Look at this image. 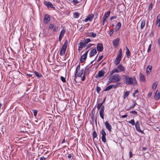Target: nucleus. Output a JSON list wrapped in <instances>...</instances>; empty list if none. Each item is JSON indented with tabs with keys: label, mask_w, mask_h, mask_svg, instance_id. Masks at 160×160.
<instances>
[{
	"label": "nucleus",
	"mask_w": 160,
	"mask_h": 160,
	"mask_svg": "<svg viewBox=\"0 0 160 160\" xmlns=\"http://www.w3.org/2000/svg\"><path fill=\"white\" fill-rule=\"evenodd\" d=\"M50 20L49 16L48 14H46L44 19V22L45 23H48Z\"/></svg>",
	"instance_id": "412c9836"
},
{
	"label": "nucleus",
	"mask_w": 160,
	"mask_h": 160,
	"mask_svg": "<svg viewBox=\"0 0 160 160\" xmlns=\"http://www.w3.org/2000/svg\"><path fill=\"white\" fill-rule=\"evenodd\" d=\"M105 73V72L103 70L100 71L98 72V74L96 75L95 78H101L104 76Z\"/></svg>",
	"instance_id": "9d476101"
},
{
	"label": "nucleus",
	"mask_w": 160,
	"mask_h": 160,
	"mask_svg": "<svg viewBox=\"0 0 160 160\" xmlns=\"http://www.w3.org/2000/svg\"><path fill=\"white\" fill-rule=\"evenodd\" d=\"M145 20H143L142 21L140 26V28L141 29H142L144 27L145 25Z\"/></svg>",
	"instance_id": "bb28decb"
},
{
	"label": "nucleus",
	"mask_w": 160,
	"mask_h": 160,
	"mask_svg": "<svg viewBox=\"0 0 160 160\" xmlns=\"http://www.w3.org/2000/svg\"><path fill=\"white\" fill-rule=\"evenodd\" d=\"M102 24L103 25H104V23L105 22V21H106V18H105L103 17L102 18Z\"/></svg>",
	"instance_id": "6e6d98bb"
},
{
	"label": "nucleus",
	"mask_w": 160,
	"mask_h": 160,
	"mask_svg": "<svg viewBox=\"0 0 160 160\" xmlns=\"http://www.w3.org/2000/svg\"><path fill=\"white\" fill-rule=\"evenodd\" d=\"M114 86V84H112L108 86L104 90V91H108V90H110L112 88H113V87Z\"/></svg>",
	"instance_id": "c756f323"
},
{
	"label": "nucleus",
	"mask_w": 160,
	"mask_h": 160,
	"mask_svg": "<svg viewBox=\"0 0 160 160\" xmlns=\"http://www.w3.org/2000/svg\"><path fill=\"white\" fill-rule=\"evenodd\" d=\"M103 56L102 55H101L98 58V59L97 60V62H99L102 58Z\"/></svg>",
	"instance_id": "09e8293b"
},
{
	"label": "nucleus",
	"mask_w": 160,
	"mask_h": 160,
	"mask_svg": "<svg viewBox=\"0 0 160 160\" xmlns=\"http://www.w3.org/2000/svg\"><path fill=\"white\" fill-rule=\"evenodd\" d=\"M118 71L120 72H125V68L121 64H119L118 67H117Z\"/></svg>",
	"instance_id": "ddd939ff"
},
{
	"label": "nucleus",
	"mask_w": 160,
	"mask_h": 160,
	"mask_svg": "<svg viewBox=\"0 0 160 160\" xmlns=\"http://www.w3.org/2000/svg\"><path fill=\"white\" fill-rule=\"evenodd\" d=\"M92 66V65L89 64L85 68L84 73V75L81 78V80L82 81H84L85 80V79L86 78L85 75L87 74V71L90 68H91Z\"/></svg>",
	"instance_id": "20e7f679"
},
{
	"label": "nucleus",
	"mask_w": 160,
	"mask_h": 160,
	"mask_svg": "<svg viewBox=\"0 0 160 160\" xmlns=\"http://www.w3.org/2000/svg\"><path fill=\"white\" fill-rule=\"evenodd\" d=\"M58 29V27L57 26H55L53 29V31L54 32H56Z\"/></svg>",
	"instance_id": "4d7b16f0"
},
{
	"label": "nucleus",
	"mask_w": 160,
	"mask_h": 160,
	"mask_svg": "<svg viewBox=\"0 0 160 160\" xmlns=\"http://www.w3.org/2000/svg\"><path fill=\"white\" fill-rule=\"evenodd\" d=\"M97 50L99 52H101L103 50V45L101 43H99L98 44L97 46Z\"/></svg>",
	"instance_id": "dca6fc26"
},
{
	"label": "nucleus",
	"mask_w": 160,
	"mask_h": 160,
	"mask_svg": "<svg viewBox=\"0 0 160 160\" xmlns=\"http://www.w3.org/2000/svg\"><path fill=\"white\" fill-rule=\"evenodd\" d=\"M119 72L118 68H115L111 72L110 74L111 75L115 73H119Z\"/></svg>",
	"instance_id": "c85d7f7f"
},
{
	"label": "nucleus",
	"mask_w": 160,
	"mask_h": 160,
	"mask_svg": "<svg viewBox=\"0 0 160 160\" xmlns=\"http://www.w3.org/2000/svg\"><path fill=\"white\" fill-rule=\"evenodd\" d=\"M124 81L126 84L134 85L137 84V81L136 78L134 77H130L129 76L124 75Z\"/></svg>",
	"instance_id": "f257e3e1"
},
{
	"label": "nucleus",
	"mask_w": 160,
	"mask_h": 160,
	"mask_svg": "<svg viewBox=\"0 0 160 160\" xmlns=\"http://www.w3.org/2000/svg\"><path fill=\"white\" fill-rule=\"evenodd\" d=\"M110 13V11H109L108 12H106L105 13L104 16L103 17L107 19V18H108L109 17Z\"/></svg>",
	"instance_id": "7c9ffc66"
},
{
	"label": "nucleus",
	"mask_w": 160,
	"mask_h": 160,
	"mask_svg": "<svg viewBox=\"0 0 160 160\" xmlns=\"http://www.w3.org/2000/svg\"><path fill=\"white\" fill-rule=\"evenodd\" d=\"M135 127L137 131L142 133H143V132L142 130L140 128V124L139 122L137 121L135 124Z\"/></svg>",
	"instance_id": "f8f14e48"
},
{
	"label": "nucleus",
	"mask_w": 160,
	"mask_h": 160,
	"mask_svg": "<svg viewBox=\"0 0 160 160\" xmlns=\"http://www.w3.org/2000/svg\"><path fill=\"white\" fill-rule=\"evenodd\" d=\"M91 41V40L89 38H87L85 40V41L84 42L86 44V45L88 43Z\"/></svg>",
	"instance_id": "58836bf2"
},
{
	"label": "nucleus",
	"mask_w": 160,
	"mask_h": 160,
	"mask_svg": "<svg viewBox=\"0 0 160 160\" xmlns=\"http://www.w3.org/2000/svg\"><path fill=\"white\" fill-rule=\"evenodd\" d=\"M130 113H132L133 114H134V115H136L137 113V112L136 111H131L130 112Z\"/></svg>",
	"instance_id": "864d4df0"
},
{
	"label": "nucleus",
	"mask_w": 160,
	"mask_h": 160,
	"mask_svg": "<svg viewBox=\"0 0 160 160\" xmlns=\"http://www.w3.org/2000/svg\"><path fill=\"white\" fill-rule=\"evenodd\" d=\"M113 32H114L113 30H111L109 32V35L110 36H111L113 34Z\"/></svg>",
	"instance_id": "5fc2aeb1"
},
{
	"label": "nucleus",
	"mask_w": 160,
	"mask_h": 160,
	"mask_svg": "<svg viewBox=\"0 0 160 160\" xmlns=\"http://www.w3.org/2000/svg\"><path fill=\"white\" fill-rule=\"evenodd\" d=\"M97 136V134L95 131H94L92 133L93 139L94 140V139Z\"/></svg>",
	"instance_id": "e433bc0d"
},
{
	"label": "nucleus",
	"mask_w": 160,
	"mask_h": 160,
	"mask_svg": "<svg viewBox=\"0 0 160 160\" xmlns=\"http://www.w3.org/2000/svg\"><path fill=\"white\" fill-rule=\"evenodd\" d=\"M140 80L141 82H145L146 81L145 76L141 73H139Z\"/></svg>",
	"instance_id": "4be33fe9"
},
{
	"label": "nucleus",
	"mask_w": 160,
	"mask_h": 160,
	"mask_svg": "<svg viewBox=\"0 0 160 160\" xmlns=\"http://www.w3.org/2000/svg\"><path fill=\"white\" fill-rule=\"evenodd\" d=\"M126 54H127V56L129 58L130 56V53L128 48L127 47H126Z\"/></svg>",
	"instance_id": "72a5a7b5"
},
{
	"label": "nucleus",
	"mask_w": 160,
	"mask_h": 160,
	"mask_svg": "<svg viewBox=\"0 0 160 160\" xmlns=\"http://www.w3.org/2000/svg\"><path fill=\"white\" fill-rule=\"evenodd\" d=\"M54 27V25L52 24H51L49 26V28L51 29H52Z\"/></svg>",
	"instance_id": "13d9d810"
},
{
	"label": "nucleus",
	"mask_w": 160,
	"mask_h": 160,
	"mask_svg": "<svg viewBox=\"0 0 160 160\" xmlns=\"http://www.w3.org/2000/svg\"><path fill=\"white\" fill-rule=\"evenodd\" d=\"M27 75L29 77H31L32 76V74H28Z\"/></svg>",
	"instance_id": "0e129e2a"
},
{
	"label": "nucleus",
	"mask_w": 160,
	"mask_h": 160,
	"mask_svg": "<svg viewBox=\"0 0 160 160\" xmlns=\"http://www.w3.org/2000/svg\"><path fill=\"white\" fill-rule=\"evenodd\" d=\"M110 80L111 82L113 83H117L121 80V78L119 74H115L112 76L110 78Z\"/></svg>",
	"instance_id": "f03ea898"
},
{
	"label": "nucleus",
	"mask_w": 160,
	"mask_h": 160,
	"mask_svg": "<svg viewBox=\"0 0 160 160\" xmlns=\"http://www.w3.org/2000/svg\"><path fill=\"white\" fill-rule=\"evenodd\" d=\"M80 64H79L78 66H77L75 71V73H77L78 71L80 69Z\"/></svg>",
	"instance_id": "ea45409f"
},
{
	"label": "nucleus",
	"mask_w": 160,
	"mask_h": 160,
	"mask_svg": "<svg viewBox=\"0 0 160 160\" xmlns=\"http://www.w3.org/2000/svg\"><path fill=\"white\" fill-rule=\"evenodd\" d=\"M37 112H38L37 110H34V111H33V113H34V115L35 116H36L37 115Z\"/></svg>",
	"instance_id": "bf43d9fd"
},
{
	"label": "nucleus",
	"mask_w": 160,
	"mask_h": 160,
	"mask_svg": "<svg viewBox=\"0 0 160 160\" xmlns=\"http://www.w3.org/2000/svg\"><path fill=\"white\" fill-rule=\"evenodd\" d=\"M102 105L103 104H102V103H99L98 104L97 106V108L98 110H99L102 107Z\"/></svg>",
	"instance_id": "4c0bfd02"
},
{
	"label": "nucleus",
	"mask_w": 160,
	"mask_h": 160,
	"mask_svg": "<svg viewBox=\"0 0 160 160\" xmlns=\"http://www.w3.org/2000/svg\"><path fill=\"white\" fill-rule=\"evenodd\" d=\"M46 158L43 157H42L40 158V160H45Z\"/></svg>",
	"instance_id": "e2e57ef3"
},
{
	"label": "nucleus",
	"mask_w": 160,
	"mask_h": 160,
	"mask_svg": "<svg viewBox=\"0 0 160 160\" xmlns=\"http://www.w3.org/2000/svg\"><path fill=\"white\" fill-rule=\"evenodd\" d=\"M65 32V30H62L60 33L59 36V41L60 42L62 37L64 36V35Z\"/></svg>",
	"instance_id": "5701e85b"
},
{
	"label": "nucleus",
	"mask_w": 160,
	"mask_h": 160,
	"mask_svg": "<svg viewBox=\"0 0 160 160\" xmlns=\"http://www.w3.org/2000/svg\"><path fill=\"white\" fill-rule=\"evenodd\" d=\"M44 4L48 8H51L53 9H55V7L53 6L52 3L50 2L45 1L44 2Z\"/></svg>",
	"instance_id": "6e6552de"
},
{
	"label": "nucleus",
	"mask_w": 160,
	"mask_h": 160,
	"mask_svg": "<svg viewBox=\"0 0 160 160\" xmlns=\"http://www.w3.org/2000/svg\"><path fill=\"white\" fill-rule=\"evenodd\" d=\"M105 125L107 129L110 132L112 131V127L109 123L108 121H106L105 122Z\"/></svg>",
	"instance_id": "4468645a"
},
{
	"label": "nucleus",
	"mask_w": 160,
	"mask_h": 160,
	"mask_svg": "<svg viewBox=\"0 0 160 160\" xmlns=\"http://www.w3.org/2000/svg\"><path fill=\"white\" fill-rule=\"evenodd\" d=\"M104 106H102V107L100 109V111H99V114L101 118L102 119H104Z\"/></svg>",
	"instance_id": "1a4fd4ad"
},
{
	"label": "nucleus",
	"mask_w": 160,
	"mask_h": 160,
	"mask_svg": "<svg viewBox=\"0 0 160 160\" xmlns=\"http://www.w3.org/2000/svg\"><path fill=\"white\" fill-rule=\"evenodd\" d=\"M73 13L74 15V17L76 18H78L80 15V13H78L77 12H75Z\"/></svg>",
	"instance_id": "473e14b6"
},
{
	"label": "nucleus",
	"mask_w": 160,
	"mask_h": 160,
	"mask_svg": "<svg viewBox=\"0 0 160 160\" xmlns=\"http://www.w3.org/2000/svg\"><path fill=\"white\" fill-rule=\"evenodd\" d=\"M101 133L102 134V141L104 143H105L106 142V138L105 136H106V133L105 132L104 129H102L101 132Z\"/></svg>",
	"instance_id": "423d86ee"
},
{
	"label": "nucleus",
	"mask_w": 160,
	"mask_h": 160,
	"mask_svg": "<svg viewBox=\"0 0 160 160\" xmlns=\"http://www.w3.org/2000/svg\"><path fill=\"white\" fill-rule=\"evenodd\" d=\"M86 45V44L84 42H80L78 44V45H79L78 50L79 51L81 50L83 47H85Z\"/></svg>",
	"instance_id": "a211bd4d"
},
{
	"label": "nucleus",
	"mask_w": 160,
	"mask_h": 160,
	"mask_svg": "<svg viewBox=\"0 0 160 160\" xmlns=\"http://www.w3.org/2000/svg\"><path fill=\"white\" fill-rule=\"evenodd\" d=\"M152 66L151 65H148L146 69V72L148 74H149L152 70Z\"/></svg>",
	"instance_id": "a878e982"
},
{
	"label": "nucleus",
	"mask_w": 160,
	"mask_h": 160,
	"mask_svg": "<svg viewBox=\"0 0 160 160\" xmlns=\"http://www.w3.org/2000/svg\"><path fill=\"white\" fill-rule=\"evenodd\" d=\"M121 84V83L120 82H119V83H117L116 84V85H114V86L113 87V88H116V87H118L119 86V85L120 84Z\"/></svg>",
	"instance_id": "8fccbe9b"
},
{
	"label": "nucleus",
	"mask_w": 160,
	"mask_h": 160,
	"mask_svg": "<svg viewBox=\"0 0 160 160\" xmlns=\"http://www.w3.org/2000/svg\"><path fill=\"white\" fill-rule=\"evenodd\" d=\"M122 49H120L119 52L118 53V55H119L120 56H122Z\"/></svg>",
	"instance_id": "37998d69"
},
{
	"label": "nucleus",
	"mask_w": 160,
	"mask_h": 160,
	"mask_svg": "<svg viewBox=\"0 0 160 160\" xmlns=\"http://www.w3.org/2000/svg\"><path fill=\"white\" fill-rule=\"evenodd\" d=\"M71 157H72L71 155L70 154H68V158L69 159H70L71 158Z\"/></svg>",
	"instance_id": "338daca9"
},
{
	"label": "nucleus",
	"mask_w": 160,
	"mask_h": 160,
	"mask_svg": "<svg viewBox=\"0 0 160 160\" xmlns=\"http://www.w3.org/2000/svg\"><path fill=\"white\" fill-rule=\"evenodd\" d=\"M119 41V39L118 38H117L114 39L112 42L113 46L115 48H117L118 44Z\"/></svg>",
	"instance_id": "f3484780"
},
{
	"label": "nucleus",
	"mask_w": 160,
	"mask_h": 160,
	"mask_svg": "<svg viewBox=\"0 0 160 160\" xmlns=\"http://www.w3.org/2000/svg\"><path fill=\"white\" fill-rule=\"evenodd\" d=\"M152 8V3H151L149 5V7H148V9L149 10H151Z\"/></svg>",
	"instance_id": "a18cd8bd"
},
{
	"label": "nucleus",
	"mask_w": 160,
	"mask_h": 160,
	"mask_svg": "<svg viewBox=\"0 0 160 160\" xmlns=\"http://www.w3.org/2000/svg\"><path fill=\"white\" fill-rule=\"evenodd\" d=\"M158 85V82H154L153 84L152 85V89L154 90H155L157 88V87Z\"/></svg>",
	"instance_id": "cd10ccee"
},
{
	"label": "nucleus",
	"mask_w": 160,
	"mask_h": 160,
	"mask_svg": "<svg viewBox=\"0 0 160 160\" xmlns=\"http://www.w3.org/2000/svg\"><path fill=\"white\" fill-rule=\"evenodd\" d=\"M101 89L100 88L97 86L96 87V91L98 93H99Z\"/></svg>",
	"instance_id": "a19ab883"
},
{
	"label": "nucleus",
	"mask_w": 160,
	"mask_h": 160,
	"mask_svg": "<svg viewBox=\"0 0 160 160\" xmlns=\"http://www.w3.org/2000/svg\"><path fill=\"white\" fill-rule=\"evenodd\" d=\"M151 44H150L149 45L148 50V52H149L151 51Z\"/></svg>",
	"instance_id": "3c124183"
},
{
	"label": "nucleus",
	"mask_w": 160,
	"mask_h": 160,
	"mask_svg": "<svg viewBox=\"0 0 160 160\" xmlns=\"http://www.w3.org/2000/svg\"><path fill=\"white\" fill-rule=\"evenodd\" d=\"M97 51L95 48H93L91 50L89 54L90 57H92L95 55L97 53Z\"/></svg>",
	"instance_id": "6ab92c4d"
},
{
	"label": "nucleus",
	"mask_w": 160,
	"mask_h": 160,
	"mask_svg": "<svg viewBox=\"0 0 160 160\" xmlns=\"http://www.w3.org/2000/svg\"><path fill=\"white\" fill-rule=\"evenodd\" d=\"M133 104L130 107V108H133L136 104V102H135L134 101H133Z\"/></svg>",
	"instance_id": "49530a36"
},
{
	"label": "nucleus",
	"mask_w": 160,
	"mask_h": 160,
	"mask_svg": "<svg viewBox=\"0 0 160 160\" xmlns=\"http://www.w3.org/2000/svg\"><path fill=\"white\" fill-rule=\"evenodd\" d=\"M156 24L158 27L160 26V13L157 17Z\"/></svg>",
	"instance_id": "393cba45"
},
{
	"label": "nucleus",
	"mask_w": 160,
	"mask_h": 160,
	"mask_svg": "<svg viewBox=\"0 0 160 160\" xmlns=\"http://www.w3.org/2000/svg\"><path fill=\"white\" fill-rule=\"evenodd\" d=\"M68 44V41L66 40L60 51V54L61 56H63L65 54L67 47Z\"/></svg>",
	"instance_id": "7ed1b4c3"
},
{
	"label": "nucleus",
	"mask_w": 160,
	"mask_h": 160,
	"mask_svg": "<svg viewBox=\"0 0 160 160\" xmlns=\"http://www.w3.org/2000/svg\"><path fill=\"white\" fill-rule=\"evenodd\" d=\"M61 80H62V82H66V79L65 78L63 77V76H61L60 77Z\"/></svg>",
	"instance_id": "c03bdc74"
},
{
	"label": "nucleus",
	"mask_w": 160,
	"mask_h": 160,
	"mask_svg": "<svg viewBox=\"0 0 160 160\" xmlns=\"http://www.w3.org/2000/svg\"><path fill=\"white\" fill-rule=\"evenodd\" d=\"M93 45H94V44H89L87 46L86 49H88L89 48H90L92 46H93Z\"/></svg>",
	"instance_id": "de8ad7c7"
},
{
	"label": "nucleus",
	"mask_w": 160,
	"mask_h": 160,
	"mask_svg": "<svg viewBox=\"0 0 160 160\" xmlns=\"http://www.w3.org/2000/svg\"><path fill=\"white\" fill-rule=\"evenodd\" d=\"M88 51L89 50L86 52L85 53L83 54L81 57L80 61L81 62H84L86 60Z\"/></svg>",
	"instance_id": "9b49d317"
},
{
	"label": "nucleus",
	"mask_w": 160,
	"mask_h": 160,
	"mask_svg": "<svg viewBox=\"0 0 160 160\" xmlns=\"http://www.w3.org/2000/svg\"><path fill=\"white\" fill-rule=\"evenodd\" d=\"M121 27V23L120 22H118L115 28V31H117Z\"/></svg>",
	"instance_id": "b1692460"
},
{
	"label": "nucleus",
	"mask_w": 160,
	"mask_h": 160,
	"mask_svg": "<svg viewBox=\"0 0 160 160\" xmlns=\"http://www.w3.org/2000/svg\"><path fill=\"white\" fill-rule=\"evenodd\" d=\"M129 158H131L132 156V153L131 151H130L129 152Z\"/></svg>",
	"instance_id": "052dcab7"
},
{
	"label": "nucleus",
	"mask_w": 160,
	"mask_h": 160,
	"mask_svg": "<svg viewBox=\"0 0 160 160\" xmlns=\"http://www.w3.org/2000/svg\"><path fill=\"white\" fill-rule=\"evenodd\" d=\"M129 123L131 124L132 125H134L135 124V121L134 120L132 119L130 121H129Z\"/></svg>",
	"instance_id": "79ce46f5"
},
{
	"label": "nucleus",
	"mask_w": 160,
	"mask_h": 160,
	"mask_svg": "<svg viewBox=\"0 0 160 160\" xmlns=\"http://www.w3.org/2000/svg\"><path fill=\"white\" fill-rule=\"evenodd\" d=\"M72 2L75 4L78 3L79 2L78 0H73Z\"/></svg>",
	"instance_id": "603ef678"
},
{
	"label": "nucleus",
	"mask_w": 160,
	"mask_h": 160,
	"mask_svg": "<svg viewBox=\"0 0 160 160\" xmlns=\"http://www.w3.org/2000/svg\"><path fill=\"white\" fill-rule=\"evenodd\" d=\"M94 15L93 14H89L87 16V18H86L84 20H83V21L86 22L88 21L91 22L94 18Z\"/></svg>",
	"instance_id": "0eeeda50"
},
{
	"label": "nucleus",
	"mask_w": 160,
	"mask_h": 160,
	"mask_svg": "<svg viewBox=\"0 0 160 160\" xmlns=\"http://www.w3.org/2000/svg\"><path fill=\"white\" fill-rule=\"evenodd\" d=\"M116 18H117L116 16H113L111 17L110 18V19L111 20H112V19H115Z\"/></svg>",
	"instance_id": "680f3d73"
},
{
	"label": "nucleus",
	"mask_w": 160,
	"mask_h": 160,
	"mask_svg": "<svg viewBox=\"0 0 160 160\" xmlns=\"http://www.w3.org/2000/svg\"><path fill=\"white\" fill-rule=\"evenodd\" d=\"M121 58L122 56L117 55L116 58L114 60V63L116 65H118L119 63Z\"/></svg>",
	"instance_id": "2eb2a0df"
},
{
	"label": "nucleus",
	"mask_w": 160,
	"mask_h": 160,
	"mask_svg": "<svg viewBox=\"0 0 160 160\" xmlns=\"http://www.w3.org/2000/svg\"><path fill=\"white\" fill-rule=\"evenodd\" d=\"M127 116V115H124L122 116V118H126Z\"/></svg>",
	"instance_id": "69168bd1"
},
{
	"label": "nucleus",
	"mask_w": 160,
	"mask_h": 160,
	"mask_svg": "<svg viewBox=\"0 0 160 160\" xmlns=\"http://www.w3.org/2000/svg\"><path fill=\"white\" fill-rule=\"evenodd\" d=\"M34 73L38 78H39L41 76V74H40L38 72L36 71H35Z\"/></svg>",
	"instance_id": "c9c22d12"
},
{
	"label": "nucleus",
	"mask_w": 160,
	"mask_h": 160,
	"mask_svg": "<svg viewBox=\"0 0 160 160\" xmlns=\"http://www.w3.org/2000/svg\"><path fill=\"white\" fill-rule=\"evenodd\" d=\"M151 95H152L151 93H149L148 94V96L149 97H150L151 96Z\"/></svg>",
	"instance_id": "774afa93"
},
{
	"label": "nucleus",
	"mask_w": 160,
	"mask_h": 160,
	"mask_svg": "<svg viewBox=\"0 0 160 160\" xmlns=\"http://www.w3.org/2000/svg\"><path fill=\"white\" fill-rule=\"evenodd\" d=\"M129 91H126L124 93L123 98L124 99H125L129 95Z\"/></svg>",
	"instance_id": "f704fd0d"
},
{
	"label": "nucleus",
	"mask_w": 160,
	"mask_h": 160,
	"mask_svg": "<svg viewBox=\"0 0 160 160\" xmlns=\"http://www.w3.org/2000/svg\"><path fill=\"white\" fill-rule=\"evenodd\" d=\"M96 36V34L93 33V32H91L89 33L88 36L89 37H92V38H94Z\"/></svg>",
	"instance_id": "2f4dec72"
},
{
	"label": "nucleus",
	"mask_w": 160,
	"mask_h": 160,
	"mask_svg": "<svg viewBox=\"0 0 160 160\" xmlns=\"http://www.w3.org/2000/svg\"><path fill=\"white\" fill-rule=\"evenodd\" d=\"M160 97V92L158 90L156 91L155 95L154 98L156 100H158L159 99Z\"/></svg>",
	"instance_id": "aec40b11"
},
{
	"label": "nucleus",
	"mask_w": 160,
	"mask_h": 160,
	"mask_svg": "<svg viewBox=\"0 0 160 160\" xmlns=\"http://www.w3.org/2000/svg\"><path fill=\"white\" fill-rule=\"evenodd\" d=\"M83 69H82L81 70L79 71V72H78L77 73H75L74 77V80L76 82H77V81H76V79L78 77H81L83 73Z\"/></svg>",
	"instance_id": "39448f33"
}]
</instances>
